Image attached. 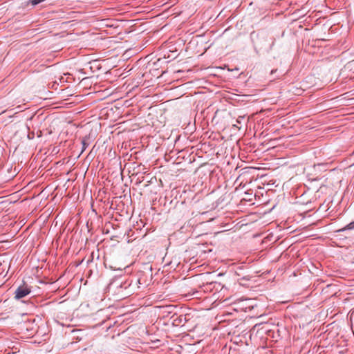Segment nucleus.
I'll list each match as a JSON object with an SVG mask.
<instances>
[{"label":"nucleus","instance_id":"f257e3e1","mask_svg":"<svg viewBox=\"0 0 354 354\" xmlns=\"http://www.w3.org/2000/svg\"><path fill=\"white\" fill-rule=\"evenodd\" d=\"M30 292V289L26 285L20 286L15 290V298L21 299Z\"/></svg>","mask_w":354,"mask_h":354},{"label":"nucleus","instance_id":"f03ea898","mask_svg":"<svg viewBox=\"0 0 354 354\" xmlns=\"http://www.w3.org/2000/svg\"><path fill=\"white\" fill-rule=\"evenodd\" d=\"M244 119V117L243 116H239L237 119H236V124H234V127H237L238 129H240V127H238V124H241V120Z\"/></svg>","mask_w":354,"mask_h":354},{"label":"nucleus","instance_id":"7ed1b4c3","mask_svg":"<svg viewBox=\"0 0 354 354\" xmlns=\"http://www.w3.org/2000/svg\"><path fill=\"white\" fill-rule=\"evenodd\" d=\"M346 228L348 230H353L354 229V221L351 223H350L347 226Z\"/></svg>","mask_w":354,"mask_h":354},{"label":"nucleus","instance_id":"20e7f679","mask_svg":"<svg viewBox=\"0 0 354 354\" xmlns=\"http://www.w3.org/2000/svg\"><path fill=\"white\" fill-rule=\"evenodd\" d=\"M86 146H87V145H86V142L84 140L82 141V151L85 150V149L86 148Z\"/></svg>","mask_w":354,"mask_h":354},{"label":"nucleus","instance_id":"39448f33","mask_svg":"<svg viewBox=\"0 0 354 354\" xmlns=\"http://www.w3.org/2000/svg\"><path fill=\"white\" fill-rule=\"evenodd\" d=\"M345 351H346V349H343V350H341V351H338L337 353H338V354H345L344 353Z\"/></svg>","mask_w":354,"mask_h":354},{"label":"nucleus","instance_id":"423d86ee","mask_svg":"<svg viewBox=\"0 0 354 354\" xmlns=\"http://www.w3.org/2000/svg\"><path fill=\"white\" fill-rule=\"evenodd\" d=\"M276 71H277V70H272V71H271V74H273V73H275Z\"/></svg>","mask_w":354,"mask_h":354},{"label":"nucleus","instance_id":"0eeeda50","mask_svg":"<svg viewBox=\"0 0 354 354\" xmlns=\"http://www.w3.org/2000/svg\"><path fill=\"white\" fill-rule=\"evenodd\" d=\"M339 97H333V100H335V102H337V99Z\"/></svg>","mask_w":354,"mask_h":354},{"label":"nucleus","instance_id":"6e6552de","mask_svg":"<svg viewBox=\"0 0 354 354\" xmlns=\"http://www.w3.org/2000/svg\"><path fill=\"white\" fill-rule=\"evenodd\" d=\"M334 286H335L333 284V287H334ZM333 291H335V289H334V288L333 289Z\"/></svg>","mask_w":354,"mask_h":354}]
</instances>
